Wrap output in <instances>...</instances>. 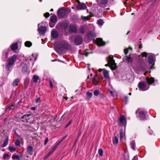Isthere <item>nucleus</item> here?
I'll use <instances>...</instances> for the list:
<instances>
[{
  "label": "nucleus",
  "instance_id": "f257e3e1",
  "mask_svg": "<svg viewBox=\"0 0 160 160\" xmlns=\"http://www.w3.org/2000/svg\"><path fill=\"white\" fill-rule=\"evenodd\" d=\"M17 58V55H13L11 57L8 58L7 63L6 64V70H9L10 68L13 65Z\"/></svg>",
  "mask_w": 160,
  "mask_h": 160
},
{
  "label": "nucleus",
  "instance_id": "f03ea898",
  "mask_svg": "<svg viewBox=\"0 0 160 160\" xmlns=\"http://www.w3.org/2000/svg\"><path fill=\"white\" fill-rule=\"evenodd\" d=\"M138 88L140 90L144 91L148 90L149 88V85L145 82H140L138 84Z\"/></svg>",
  "mask_w": 160,
  "mask_h": 160
},
{
  "label": "nucleus",
  "instance_id": "7ed1b4c3",
  "mask_svg": "<svg viewBox=\"0 0 160 160\" xmlns=\"http://www.w3.org/2000/svg\"><path fill=\"white\" fill-rule=\"evenodd\" d=\"M43 23H39L38 24V30L40 34L43 35L46 31V28L45 27L41 26Z\"/></svg>",
  "mask_w": 160,
  "mask_h": 160
},
{
  "label": "nucleus",
  "instance_id": "20e7f679",
  "mask_svg": "<svg viewBox=\"0 0 160 160\" xmlns=\"http://www.w3.org/2000/svg\"><path fill=\"white\" fill-rule=\"evenodd\" d=\"M108 62V65L111 68L113 69H115L116 68V64L115 63V61L112 58L110 57L109 58Z\"/></svg>",
  "mask_w": 160,
  "mask_h": 160
},
{
  "label": "nucleus",
  "instance_id": "39448f33",
  "mask_svg": "<svg viewBox=\"0 0 160 160\" xmlns=\"http://www.w3.org/2000/svg\"><path fill=\"white\" fill-rule=\"evenodd\" d=\"M126 121L125 117L123 116H121L119 118V125L120 126L122 127H125L126 125Z\"/></svg>",
  "mask_w": 160,
  "mask_h": 160
},
{
  "label": "nucleus",
  "instance_id": "423d86ee",
  "mask_svg": "<svg viewBox=\"0 0 160 160\" xmlns=\"http://www.w3.org/2000/svg\"><path fill=\"white\" fill-rule=\"evenodd\" d=\"M82 42V38L80 36H76L74 40V43L77 45H79L81 44Z\"/></svg>",
  "mask_w": 160,
  "mask_h": 160
},
{
  "label": "nucleus",
  "instance_id": "0eeeda50",
  "mask_svg": "<svg viewBox=\"0 0 160 160\" xmlns=\"http://www.w3.org/2000/svg\"><path fill=\"white\" fill-rule=\"evenodd\" d=\"M77 2H78V4L77 7L78 9L79 10H82L85 9L87 7L84 3H80L78 0H77Z\"/></svg>",
  "mask_w": 160,
  "mask_h": 160
},
{
  "label": "nucleus",
  "instance_id": "6e6552de",
  "mask_svg": "<svg viewBox=\"0 0 160 160\" xmlns=\"http://www.w3.org/2000/svg\"><path fill=\"white\" fill-rule=\"evenodd\" d=\"M97 2L100 4V6L103 8L106 6L108 3V0H97Z\"/></svg>",
  "mask_w": 160,
  "mask_h": 160
},
{
  "label": "nucleus",
  "instance_id": "1a4fd4ad",
  "mask_svg": "<svg viewBox=\"0 0 160 160\" xmlns=\"http://www.w3.org/2000/svg\"><path fill=\"white\" fill-rule=\"evenodd\" d=\"M102 70H103L102 73L104 77L106 79H109V76L108 72L104 69H99L98 70L100 72H101Z\"/></svg>",
  "mask_w": 160,
  "mask_h": 160
},
{
  "label": "nucleus",
  "instance_id": "9d476101",
  "mask_svg": "<svg viewBox=\"0 0 160 160\" xmlns=\"http://www.w3.org/2000/svg\"><path fill=\"white\" fill-rule=\"evenodd\" d=\"M123 60L124 61L127 62L129 63H132V59L130 56V55L125 56L123 58Z\"/></svg>",
  "mask_w": 160,
  "mask_h": 160
},
{
  "label": "nucleus",
  "instance_id": "9b49d317",
  "mask_svg": "<svg viewBox=\"0 0 160 160\" xmlns=\"http://www.w3.org/2000/svg\"><path fill=\"white\" fill-rule=\"evenodd\" d=\"M66 13V11L63 9H59L58 12V16L61 17H64Z\"/></svg>",
  "mask_w": 160,
  "mask_h": 160
},
{
  "label": "nucleus",
  "instance_id": "f8f14e48",
  "mask_svg": "<svg viewBox=\"0 0 160 160\" xmlns=\"http://www.w3.org/2000/svg\"><path fill=\"white\" fill-rule=\"evenodd\" d=\"M96 42L97 45L99 46H103L105 44V43L101 38H97V39Z\"/></svg>",
  "mask_w": 160,
  "mask_h": 160
},
{
  "label": "nucleus",
  "instance_id": "ddd939ff",
  "mask_svg": "<svg viewBox=\"0 0 160 160\" xmlns=\"http://www.w3.org/2000/svg\"><path fill=\"white\" fill-rule=\"evenodd\" d=\"M88 37L90 39L92 40L96 37L95 33L92 32H90L88 34Z\"/></svg>",
  "mask_w": 160,
  "mask_h": 160
},
{
  "label": "nucleus",
  "instance_id": "4468645a",
  "mask_svg": "<svg viewBox=\"0 0 160 160\" xmlns=\"http://www.w3.org/2000/svg\"><path fill=\"white\" fill-rule=\"evenodd\" d=\"M92 81L95 85L97 84L99 82V78L96 75L94 76L92 79Z\"/></svg>",
  "mask_w": 160,
  "mask_h": 160
},
{
  "label": "nucleus",
  "instance_id": "2eb2a0df",
  "mask_svg": "<svg viewBox=\"0 0 160 160\" xmlns=\"http://www.w3.org/2000/svg\"><path fill=\"white\" fill-rule=\"evenodd\" d=\"M9 49L5 50L3 51L2 58L3 60H5L8 57V52Z\"/></svg>",
  "mask_w": 160,
  "mask_h": 160
},
{
  "label": "nucleus",
  "instance_id": "dca6fc26",
  "mask_svg": "<svg viewBox=\"0 0 160 160\" xmlns=\"http://www.w3.org/2000/svg\"><path fill=\"white\" fill-rule=\"evenodd\" d=\"M18 43L16 42L12 44L11 46V50L12 51H14L18 48Z\"/></svg>",
  "mask_w": 160,
  "mask_h": 160
},
{
  "label": "nucleus",
  "instance_id": "f3484780",
  "mask_svg": "<svg viewBox=\"0 0 160 160\" xmlns=\"http://www.w3.org/2000/svg\"><path fill=\"white\" fill-rule=\"evenodd\" d=\"M154 62L153 57L152 55H149L148 58V62L149 64H153Z\"/></svg>",
  "mask_w": 160,
  "mask_h": 160
},
{
  "label": "nucleus",
  "instance_id": "a211bd4d",
  "mask_svg": "<svg viewBox=\"0 0 160 160\" xmlns=\"http://www.w3.org/2000/svg\"><path fill=\"white\" fill-rule=\"evenodd\" d=\"M27 151L31 155H32L33 152V148L32 146H29L28 147Z\"/></svg>",
  "mask_w": 160,
  "mask_h": 160
},
{
  "label": "nucleus",
  "instance_id": "6ab92c4d",
  "mask_svg": "<svg viewBox=\"0 0 160 160\" xmlns=\"http://www.w3.org/2000/svg\"><path fill=\"white\" fill-rule=\"evenodd\" d=\"M70 32H76L77 31L76 28L74 26H70L69 28Z\"/></svg>",
  "mask_w": 160,
  "mask_h": 160
},
{
  "label": "nucleus",
  "instance_id": "aec40b11",
  "mask_svg": "<svg viewBox=\"0 0 160 160\" xmlns=\"http://www.w3.org/2000/svg\"><path fill=\"white\" fill-rule=\"evenodd\" d=\"M8 136L5 140L4 141V143L2 144L1 145V147H4L7 145L8 143Z\"/></svg>",
  "mask_w": 160,
  "mask_h": 160
},
{
  "label": "nucleus",
  "instance_id": "412c9836",
  "mask_svg": "<svg viewBox=\"0 0 160 160\" xmlns=\"http://www.w3.org/2000/svg\"><path fill=\"white\" fill-rule=\"evenodd\" d=\"M51 35L54 38H57L58 36V33L56 31L53 30L51 32Z\"/></svg>",
  "mask_w": 160,
  "mask_h": 160
},
{
  "label": "nucleus",
  "instance_id": "4be33fe9",
  "mask_svg": "<svg viewBox=\"0 0 160 160\" xmlns=\"http://www.w3.org/2000/svg\"><path fill=\"white\" fill-rule=\"evenodd\" d=\"M139 114L141 119L143 120L145 119V115L143 112H139Z\"/></svg>",
  "mask_w": 160,
  "mask_h": 160
},
{
  "label": "nucleus",
  "instance_id": "5701e85b",
  "mask_svg": "<svg viewBox=\"0 0 160 160\" xmlns=\"http://www.w3.org/2000/svg\"><path fill=\"white\" fill-rule=\"evenodd\" d=\"M147 80L148 82V84H151L154 81V78H147Z\"/></svg>",
  "mask_w": 160,
  "mask_h": 160
},
{
  "label": "nucleus",
  "instance_id": "b1692460",
  "mask_svg": "<svg viewBox=\"0 0 160 160\" xmlns=\"http://www.w3.org/2000/svg\"><path fill=\"white\" fill-rule=\"evenodd\" d=\"M39 77L38 76L36 75H34L33 76L32 78L33 81V82L37 83L38 82V80Z\"/></svg>",
  "mask_w": 160,
  "mask_h": 160
},
{
  "label": "nucleus",
  "instance_id": "393cba45",
  "mask_svg": "<svg viewBox=\"0 0 160 160\" xmlns=\"http://www.w3.org/2000/svg\"><path fill=\"white\" fill-rule=\"evenodd\" d=\"M62 46L64 48L67 49H69L70 48V45L67 43H64Z\"/></svg>",
  "mask_w": 160,
  "mask_h": 160
},
{
  "label": "nucleus",
  "instance_id": "a878e982",
  "mask_svg": "<svg viewBox=\"0 0 160 160\" xmlns=\"http://www.w3.org/2000/svg\"><path fill=\"white\" fill-rule=\"evenodd\" d=\"M58 147V145H55L53 148L48 152L51 155L56 150Z\"/></svg>",
  "mask_w": 160,
  "mask_h": 160
},
{
  "label": "nucleus",
  "instance_id": "bb28decb",
  "mask_svg": "<svg viewBox=\"0 0 160 160\" xmlns=\"http://www.w3.org/2000/svg\"><path fill=\"white\" fill-rule=\"evenodd\" d=\"M57 18L56 16H53L51 17L50 20L51 22H54L57 21Z\"/></svg>",
  "mask_w": 160,
  "mask_h": 160
},
{
  "label": "nucleus",
  "instance_id": "cd10ccee",
  "mask_svg": "<svg viewBox=\"0 0 160 160\" xmlns=\"http://www.w3.org/2000/svg\"><path fill=\"white\" fill-rule=\"evenodd\" d=\"M25 45L26 47H29L32 45V43L30 41H27L25 43Z\"/></svg>",
  "mask_w": 160,
  "mask_h": 160
},
{
  "label": "nucleus",
  "instance_id": "c85d7f7f",
  "mask_svg": "<svg viewBox=\"0 0 160 160\" xmlns=\"http://www.w3.org/2000/svg\"><path fill=\"white\" fill-rule=\"evenodd\" d=\"M19 82V79H15L13 81V86H16L18 85V82Z\"/></svg>",
  "mask_w": 160,
  "mask_h": 160
},
{
  "label": "nucleus",
  "instance_id": "c756f323",
  "mask_svg": "<svg viewBox=\"0 0 160 160\" xmlns=\"http://www.w3.org/2000/svg\"><path fill=\"white\" fill-rule=\"evenodd\" d=\"M131 146L132 149L134 150L135 148V143L134 141H132L131 143Z\"/></svg>",
  "mask_w": 160,
  "mask_h": 160
},
{
  "label": "nucleus",
  "instance_id": "7c9ffc66",
  "mask_svg": "<svg viewBox=\"0 0 160 160\" xmlns=\"http://www.w3.org/2000/svg\"><path fill=\"white\" fill-rule=\"evenodd\" d=\"M8 149L11 152H12L15 151L16 148L13 146H10L9 147Z\"/></svg>",
  "mask_w": 160,
  "mask_h": 160
},
{
  "label": "nucleus",
  "instance_id": "2f4dec72",
  "mask_svg": "<svg viewBox=\"0 0 160 160\" xmlns=\"http://www.w3.org/2000/svg\"><path fill=\"white\" fill-rule=\"evenodd\" d=\"M87 98L88 99L91 98L92 96V93L90 92H87Z\"/></svg>",
  "mask_w": 160,
  "mask_h": 160
},
{
  "label": "nucleus",
  "instance_id": "473e14b6",
  "mask_svg": "<svg viewBox=\"0 0 160 160\" xmlns=\"http://www.w3.org/2000/svg\"><path fill=\"white\" fill-rule=\"evenodd\" d=\"M98 23L101 25H103L104 23L103 20L102 19H99L97 20Z\"/></svg>",
  "mask_w": 160,
  "mask_h": 160
},
{
  "label": "nucleus",
  "instance_id": "72a5a7b5",
  "mask_svg": "<svg viewBox=\"0 0 160 160\" xmlns=\"http://www.w3.org/2000/svg\"><path fill=\"white\" fill-rule=\"evenodd\" d=\"M118 142V138L116 137H115L113 139V143L115 144H117Z\"/></svg>",
  "mask_w": 160,
  "mask_h": 160
},
{
  "label": "nucleus",
  "instance_id": "f704fd0d",
  "mask_svg": "<svg viewBox=\"0 0 160 160\" xmlns=\"http://www.w3.org/2000/svg\"><path fill=\"white\" fill-rule=\"evenodd\" d=\"M98 154L100 156H102L103 154V151L102 149H100L98 151Z\"/></svg>",
  "mask_w": 160,
  "mask_h": 160
},
{
  "label": "nucleus",
  "instance_id": "c9c22d12",
  "mask_svg": "<svg viewBox=\"0 0 160 160\" xmlns=\"http://www.w3.org/2000/svg\"><path fill=\"white\" fill-rule=\"evenodd\" d=\"M12 158L13 159H17L18 160H20V157L18 155H13L12 156Z\"/></svg>",
  "mask_w": 160,
  "mask_h": 160
},
{
  "label": "nucleus",
  "instance_id": "e433bc0d",
  "mask_svg": "<svg viewBox=\"0 0 160 160\" xmlns=\"http://www.w3.org/2000/svg\"><path fill=\"white\" fill-rule=\"evenodd\" d=\"M120 140H122L124 136V134L122 132V131H120Z\"/></svg>",
  "mask_w": 160,
  "mask_h": 160
},
{
  "label": "nucleus",
  "instance_id": "4c0bfd02",
  "mask_svg": "<svg viewBox=\"0 0 160 160\" xmlns=\"http://www.w3.org/2000/svg\"><path fill=\"white\" fill-rule=\"evenodd\" d=\"M99 92L98 90H96L93 92V94L94 95L97 96L99 94Z\"/></svg>",
  "mask_w": 160,
  "mask_h": 160
},
{
  "label": "nucleus",
  "instance_id": "58836bf2",
  "mask_svg": "<svg viewBox=\"0 0 160 160\" xmlns=\"http://www.w3.org/2000/svg\"><path fill=\"white\" fill-rule=\"evenodd\" d=\"M15 144L17 146H19L20 144V141L18 140L15 141L14 142Z\"/></svg>",
  "mask_w": 160,
  "mask_h": 160
},
{
  "label": "nucleus",
  "instance_id": "ea45409f",
  "mask_svg": "<svg viewBox=\"0 0 160 160\" xmlns=\"http://www.w3.org/2000/svg\"><path fill=\"white\" fill-rule=\"evenodd\" d=\"M81 18L83 20H84L85 21H86L87 20H88L89 19V18L88 17H86V16H82L81 17Z\"/></svg>",
  "mask_w": 160,
  "mask_h": 160
},
{
  "label": "nucleus",
  "instance_id": "a19ab883",
  "mask_svg": "<svg viewBox=\"0 0 160 160\" xmlns=\"http://www.w3.org/2000/svg\"><path fill=\"white\" fill-rule=\"evenodd\" d=\"M80 32L81 33H83L84 32V28L83 27H81L80 29Z\"/></svg>",
  "mask_w": 160,
  "mask_h": 160
},
{
  "label": "nucleus",
  "instance_id": "79ce46f5",
  "mask_svg": "<svg viewBox=\"0 0 160 160\" xmlns=\"http://www.w3.org/2000/svg\"><path fill=\"white\" fill-rule=\"evenodd\" d=\"M51 154L49 152H48L46 155L44 156V160L46 159Z\"/></svg>",
  "mask_w": 160,
  "mask_h": 160
},
{
  "label": "nucleus",
  "instance_id": "37998d69",
  "mask_svg": "<svg viewBox=\"0 0 160 160\" xmlns=\"http://www.w3.org/2000/svg\"><path fill=\"white\" fill-rule=\"evenodd\" d=\"M9 155L8 154H6L3 156V159H5L9 157Z\"/></svg>",
  "mask_w": 160,
  "mask_h": 160
},
{
  "label": "nucleus",
  "instance_id": "c03bdc74",
  "mask_svg": "<svg viewBox=\"0 0 160 160\" xmlns=\"http://www.w3.org/2000/svg\"><path fill=\"white\" fill-rule=\"evenodd\" d=\"M62 25L65 28H67L68 27V24L66 23H63L62 24Z\"/></svg>",
  "mask_w": 160,
  "mask_h": 160
},
{
  "label": "nucleus",
  "instance_id": "a18cd8bd",
  "mask_svg": "<svg viewBox=\"0 0 160 160\" xmlns=\"http://www.w3.org/2000/svg\"><path fill=\"white\" fill-rule=\"evenodd\" d=\"M44 16L45 17L48 18L49 16V13L48 12H47L44 14Z\"/></svg>",
  "mask_w": 160,
  "mask_h": 160
},
{
  "label": "nucleus",
  "instance_id": "49530a36",
  "mask_svg": "<svg viewBox=\"0 0 160 160\" xmlns=\"http://www.w3.org/2000/svg\"><path fill=\"white\" fill-rule=\"evenodd\" d=\"M41 101V99H40V98H38L36 100V103H38V102H40Z\"/></svg>",
  "mask_w": 160,
  "mask_h": 160
},
{
  "label": "nucleus",
  "instance_id": "de8ad7c7",
  "mask_svg": "<svg viewBox=\"0 0 160 160\" xmlns=\"http://www.w3.org/2000/svg\"><path fill=\"white\" fill-rule=\"evenodd\" d=\"M48 138H47L45 140V142H44V145H46L47 144V143L48 142Z\"/></svg>",
  "mask_w": 160,
  "mask_h": 160
},
{
  "label": "nucleus",
  "instance_id": "09e8293b",
  "mask_svg": "<svg viewBox=\"0 0 160 160\" xmlns=\"http://www.w3.org/2000/svg\"><path fill=\"white\" fill-rule=\"evenodd\" d=\"M142 55L143 57H146L147 56V53L146 52H143L142 53Z\"/></svg>",
  "mask_w": 160,
  "mask_h": 160
},
{
  "label": "nucleus",
  "instance_id": "8fccbe9b",
  "mask_svg": "<svg viewBox=\"0 0 160 160\" xmlns=\"http://www.w3.org/2000/svg\"><path fill=\"white\" fill-rule=\"evenodd\" d=\"M25 68H22V70L24 72L26 71V70L27 69V67L26 65H25L24 66Z\"/></svg>",
  "mask_w": 160,
  "mask_h": 160
},
{
  "label": "nucleus",
  "instance_id": "3c124183",
  "mask_svg": "<svg viewBox=\"0 0 160 160\" xmlns=\"http://www.w3.org/2000/svg\"><path fill=\"white\" fill-rule=\"evenodd\" d=\"M50 85L51 88H53V84L51 81H50Z\"/></svg>",
  "mask_w": 160,
  "mask_h": 160
},
{
  "label": "nucleus",
  "instance_id": "603ef678",
  "mask_svg": "<svg viewBox=\"0 0 160 160\" xmlns=\"http://www.w3.org/2000/svg\"><path fill=\"white\" fill-rule=\"evenodd\" d=\"M128 49H124V53L125 54H127V53L128 52Z\"/></svg>",
  "mask_w": 160,
  "mask_h": 160
},
{
  "label": "nucleus",
  "instance_id": "864d4df0",
  "mask_svg": "<svg viewBox=\"0 0 160 160\" xmlns=\"http://www.w3.org/2000/svg\"><path fill=\"white\" fill-rule=\"evenodd\" d=\"M128 97L127 96L124 97V100L126 102L128 101Z\"/></svg>",
  "mask_w": 160,
  "mask_h": 160
},
{
  "label": "nucleus",
  "instance_id": "5fc2aeb1",
  "mask_svg": "<svg viewBox=\"0 0 160 160\" xmlns=\"http://www.w3.org/2000/svg\"><path fill=\"white\" fill-rule=\"evenodd\" d=\"M31 110H35L36 109V108L35 107H31Z\"/></svg>",
  "mask_w": 160,
  "mask_h": 160
},
{
  "label": "nucleus",
  "instance_id": "6e6d98bb",
  "mask_svg": "<svg viewBox=\"0 0 160 160\" xmlns=\"http://www.w3.org/2000/svg\"><path fill=\"white\" fill-rule=\"evenodd\" d=\"M31 115V114H25V118H26L27 117H28L30 116Z\"/></svg>",
  "mask_w": 160,
  "mask_h": 160
},
{
  "label": "nucleus",
  "instance_id": "4d7b16f0",
  "mask_svg": "<svg viewBox=\"0 0 160 160\" xmlns=\"http://www.w3.org/2000/svg\"><path fill=\"white\" fill-rule=\"evenodd\" d=\"M71 122H72V121H70L68 123L67 125L66 126V127H68L69 125L71 123Z\"/></svg>",
  "mask_w": 160,
  "mask_h": 160
},
{
  "label": "nucleus",
  "instance_id": "13d9d810",
  "mask_svg": "<svg viewBox=\"0 0 160 160\" xmlns=\"http://www.w3.org/2000/svg\"><path fill=\"white\" fill-rule=\"evenodd\" d=\"M109 8H104L103 11H106L107 10H109Z\"/></svg>",
  "mask_w": 160,
  "mask_h": 160
},
{
  "label": "nucleus",
  "instance_id": "bf43d9fd",
  "mask_svg": "<svg viewBox=\"0 0 160 160\" xmlns=\"http://www.w3.org/2000/svg\"><path fill=\"white\" fill-rule=\"evenodd\" d=\"M63 140H62V139H61L58 143V144H57L56 145H58V146L59 145V144L61 143V142H62V141Z\"/></svg>",
  "mask_w": 160,
  "mask_h": 160
},
{
  "label": "nucleus",
  "instance_id": "052dcab7",
  "mask_svg": "<svg viewBox=\"0 0 160 160\" xmlns=\"http://www.w3.org/2000/svg\"><path fill=\"white\" fill-rule=\"evenodd\" d=\"M67 135H65V136H64L62 138V140H64V139H65L67 137Z\"/></svg>",
  "mask_w": 160,
  "mask_h": 160
},
{
  "label": "nucleus",
  "instance_id": "680f3d73",
  "mask_svg": "<svg viewBox=\"0 0 160 160\" xmlns=\"http://www.w3.org/2000/svg\"><path fill=\"white\" fill-rule=\"evenodd\" d=\"M89 53H88V52H86L85 53V55L86 56V57H87L88 56V54Z\"/></svg>",
  "mask_w": 160,
  "mask_h": 160
},
{
  "label": "nucleus",
  "instance_id": "e2e57ef3",
  "mask_svg": "<svg viewBox=\"0 0 160 160\" xmlns=\"http://www.w3.org/2000/svg\"><path fill=\"white\" fill-rule=\"evenodd\" d=\"M24 118H25V115H23L21 117V119H23Z\"/></svg>",
  "mask_w": 160,
  "mask_h": 160
},
{
  "label": "nucleus",
  "instance_id": "0e129e2a",
  "mask_svg": "<svg viewBox=\"0 0 160 160\" xmlns=\"http://www.w3.org/2000/svg\"><path fill=\"white\" fill-rule=\"evenodd\" d=\"M56 60H57L56 59H54L52 60V62H54V61H56Z\"/></svg>",
  "mask_w": 160,
  "mask_h": 160
},
{
  "label": "nucleus",
  "instance_id": "69168bd1",
  "mask_svg": "<svg viewBox=\"0 0 160 160\" xmlns=\"http://www.w3.org/2000/svg\"><path fill=\"white\" fill-rule=\"evenodd\" d=\"M13 105H12V106H11V107H10V109H12V107H13Z\"/></svg>",
  "mask_w": 160,
  "mask_h": 160
},
{
  "label": "nucleus",
  "instance_id": "338daca9",
  "mask_svg": "<svg viewBox=\"0 0 160 160\" xmlns=\"http://www.w3.org/2000/svg\"><path fill=\"white\" fill-rule=\"evenodd\" d=\"M64 98L66 99V100H67L68 99V98L67 97H65Z\"/></svg>",
  "mask_w": 160,
  "mask_h": 160
},
{
  "label": "nucleus",
  "instance_id": "774afa93",
  "mask_svg": "<svg viewBox=\"0 0 160 160\" xmlns=\"http://www.w3.org/2000/svg\"><path fill=\"white\" fill-rule=\"evenodd\" d=\"M128 49H130V50H132V48L131 47H130V48H129Z\"/></svg>",
  "mask_w": 160,
  "mask_h": 160
}]
</instances>
